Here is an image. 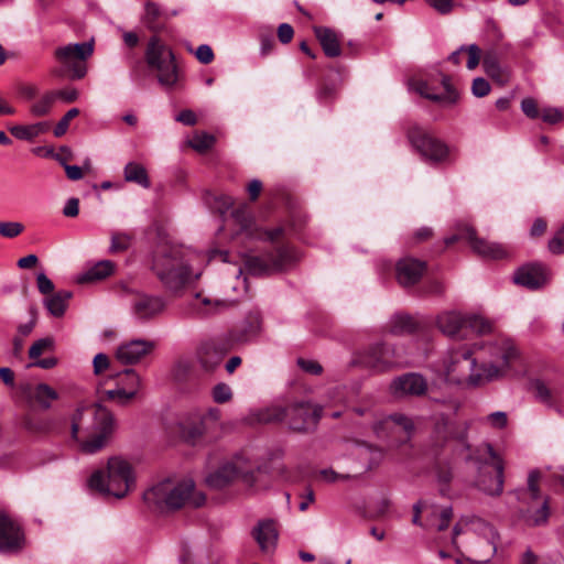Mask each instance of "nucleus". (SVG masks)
<instances>
[{"label":"nucleus","mask_w":564,"mask_h":564,"mask_svg":"<svg viewBox=\"0 0 564 564\" xmlns=\"http://www.w3.org/2000/svg\"><path fill=\"white\" fill-rule=\"evenodd\" d=\"M115 430L113 414L100 403L77 408L70 419V438L84 454L105 448Z\"/></svg>","instance_id":"f257e3e1"},{"label":"nucleus","mask_w":564,"mask_h":564,"mask_svg":"<svg viewBox=\"0 0 564 564\" xmlns=\"http://www.w3.org/2000/svg\"><path fill=\"white\" fill-rule=\"evenodd\" d=\"M205 257L189 249L171 246L154 257L152 269L162 284L172 292L180 291L203 272Z\"/></svg>","instance_id":"f03ea898"},{"label":"nucleus","mask_w":564,"mask_h":564,"mask_svg":"<svg viewBox=\"0 0 564 564\" xmlns=\"http://www.w3.org/2000/svg\"><path fill=\"white\" fill-rule=\"evenodd\" d=\"M499 540L497 529L476 516L460 517L453 529V544L463 547L478 564H486L495 556Z\"/></svg>","instance_id":"7ed1b4c3"},{"label":"nucleus","mask_w":564,"mask_h":564,"mask_svg":"<svg viewBox=\"0 0 564 564\" xmlns=\"http://www.w3.org/2000/svg\"><path fill=\"white\" fill-rule=\"evenodd\" d=\"M471 346L479 367L478 372L470 377L475 386H482L502 378L519 356L517 347L506 337L478 340Z\"/></svg>","instance_id":"20e7f679"},{"label":"nucleus","mask_w":564,"mask_h":564,"mask_svg":"<svg viewBox=\"0 0 564 564\" xmlns=\"http://www.w3.org/2000/svg\"><path fill=\"white\" fill-rule=\"evenodd\" d=\"M143 499L147 503L161 509H178L185 505L200 507L206 500L202 491L195 490L191 478L160 481L143 494Z\"/></svg>","instance_id":"39448f33"},{"label":"nucleus","mask_w":564,"mask_h":564,"mask_svg":"<svg viewBox=\"0 0 564 564\" xmlns=\"http://www.w3.org/2000/svg\"><path fill=\"white\" fill-rule=\"evenodd\" d=\"M88 485L100 494L120 499L134 488L135 475L127 459L112 456L108 459L106 469H98L91 474Z\"/></svg>","instance_id":"423d86ee"},{"label":"nucleus","mask_w":564,"mask_h":564,"mask_svg":"<svg viewBox=\"0 0 564 564\" xmlns=\"http://www.w3.org/2000/svg\"><path fill=\"white\" fill-rule=\"evenodd\" d=\"M478 358L471 345L451 348L436 368L437 379L444 382L476 387L470 377L478 372Z\"/></svg>","instance_id":"0eeeda50"},{"label":"nucleus","mask_w":564,"mask_h":564,"mask_svg":"<svg viewBox=\"0 0 564 564\" xmlns=\"http://www.w3.org/2000/svg\"><path fill=\"white\" fill-rule=\"evenodd\" d=\"M478 465L475 478L476 487L488 496H499L503 491L505 463L490 444L477 449L476 456H469Z\"/></svg>","instance_id":"6e6552de"},{"label":"nucleus","mask_w":564,"mask_h":564,"mask_svg":"<svg viewBox=\"0 0 564 564\" xmlns=\"http://www.w3.org/2000/svg\"><path fill=\"white\" fill-rule=\"evenodd\" d=\"M143 389V378L133 368L119 371L113 377V387H98L99 400L109 401L118 405H127L135 400Z\"/></svg>","instance_id":"1a4fd4ad"},{"label":"nucleus","mask_w":564,"mask_h":564,"mask_svg":"<svg viewBox=\"0 0 564 564\" xmlns=\"http://www.w3.org/2000/svg\"><path fill=\"white\" fill-rule=\"evenodd\" d=\"M94 50L93 39L82 43H67L56 47L54 57L69 78L80 79L87 74V61Z\"/></svg>","instance_id":"9d476101"},{"label":"nucleus","mask_w":564,"mask_h":564,"mask_svg":"<svg viewBox=\"0 0 564 564\" xmlns=\"http://www.w3.org/2000/svg\"><path fill=\"white\" fill-rule=\"evenodd\" d=\"M258 473L259 469L253 470L243 457L237 456L210 473L206 477V482L210 488L221 489L235 479L240 478L249 488L258 489Z\"/></svg>","instance_id":"9b49d317"},{"label":"nucleus","mask_w":564,"mask_h":564,"mask_svg":"<svg viewBox=\"0 0 564 564\" xmlns=\"http://www.w3.org/2000/svg\"><path fill=\"white\" fill-rule=\"evenodd\" d=\"M145 59L150 67L158 70V79L162 86L172 88L176 85L178 75L174 63V55L159 37L153 36L150 39L145 52Z\"/></svg>","instance_id":"f8f14e48"},{"label":"nucleus","mask_w":564,"mask_h":564,"mask_svg":"<svg viewBox=\"0 0 564 564\" xmlns=\"http://www.w3.org/2000/svg\"><path fill=\"white\" fill-rule=\"evenodd\" d=\"M408 137L413 148L427 162L441 164L451 161L454 149L448 147L444 141L420 128L411 129Z\"/></svg>","instance_id":"ddd939ff"},{"label":"nucleus","mask_w":564,"mask_h":564,"mask_svg":"<svg viewBox=\"0 0 564 564\" xmlns=\"http://www.w3.org/2000/svg\"><path fill=\"white\" fill-rule=\"evenodd\" d=\"M460 239H466L473 251L484 258L502 259L508 254V251L501 245L478 238L475 230L467 225H459L457 232L446 238L445 242L449 245Z\"/></svg>","instance_id":"4468645a"},{"label":"nucleus","mask_w":564,"mask_h":564,"mask_svg":"<svg viewBox=\"0 0 564 564\" xmlns=\"http://www.w3.org/2000/svg\"><path fill=\"white\" fill-rule=\"evenodd\" d=\"M155 346V341L151 339H128L117 346L115 358L120 365L134 366L150 356L154 351Z\"/></svg>","instance_id":"2eb2a0df"},{"label":"nucleus","mask_w":564,"mask_h":564,"mask_svg":"<svg viewBox=\"0 0 564 564\" xmlns=\"http://www.w3.org/2000/svg\"><path fill=\"white\" fill-rule=\"evenodd\" d=\"M323 408L308 402L294 403L286 409L290 429L294 431H308L314 429L322 416Z\"/></svg>","instance_id":"dca6fc26"},{"label":"nucleus","mask_w":564,"mask_h":564,"mask_svg":"<svg viewBox=\"0 0 564 564\" xmlns=\"http://www.w3.org/2000/svg\"><path fill=\"white\" fill-rule=\"evenodd\" d=\"M176 426L184 441L196 444L202 440L207 430L203 410L191 408L183 411L177 417Z\"/></svg>","instance_id":"f3484780"},{"label":"nucleus","mask_w":564,"mask_h":564,"mask_svg":"<svg viewBox=\"0 0 564 564\" xmlns=\"http://www.w3.org/2000/svg\"><path fill=\"white\" fill-rule=\"evenodd\" d=\"M24 543L21 527L4 513H0V553H17L23 549Z\"/></svg>","instance_id":"a211bd4d"},{"label":"nucleus","mask_w":564,"mask_h":564,"mask_svg":"<svg viewBox=\"0 0 564 564\" xmlns=\"http://www.w3.org/2000/svg\"><path fill=\"white\" fill-rule=\"evenodd\" d=\"M441 85L443 91L438 93L437 89L426 80L415 79L410 83V89L426 99L438 101L444 105H454L458 100V93L451 86L449 78L447 76H442Z\"/></svg>","instance_id":"6ab92c4d"},{"label":"nucleus","mask_w":564,"mask_h":564,"mask_svg":"<svg viewBox=\"0 0 564 564\" xmlns=\"http://www.w3.org/2000/svg\"><path fill=\"white\" fill-rule=\"evenodd\" d=\"M361 364L377 371H382L389 367L401 366L405 364V360L397 355L395 349L387 345H378L364 355Z\"/></svg>","instance_id":"aec40b11"},{"label":"nucleus","mask_w":564,"mask_h":564,"mask_svg":"<svg viewBox=\"0 0 564 564\" xmlns=\"http://www.w3.org/2000/svg\"><path fill=\"white\" fill-rule=\"evenodd\" d=\"M231 218L232 221H235L240 227V232H243L251 238L273 241L282 234V229L280 227L272 230H264L256 227L253 218L249 214L248 207L246 205L236 209L231 214Z\"/></svg>","instance_id":"412c9836"},{"label":"nucleus","mask_w":564,"mask_h":564,"mask_svg":"<svg viewBox=\"0 0 564 564\" xmlns=\"http://www.w3.org/2000/svg\"><path fill=\"white\" fill-rule=\"evenodd\" d=\"M165 306L164 297L140 293L132 299L130 310L137 319L148 321L161 314Z\"/></svg>","instance_id":"4be33fe9"},{"label":"nucleus","mask_w":564,"mask_h":564,"mask_svg":"<svg viewBox=\"0 0 564 564\" xmlns=\"http://www.w3.org/2000/svg\"><path fill=\"white\" fill-rule=\"evenodd\" d=\"M251 535L263 554L274 553L279 541L278 524L272 519H262L252 528Z\"/></svg>","instance_id":"5701e85b"},{"label":"nucleus","mask_w":564,"mask_h":564,"mask_svg":"<svg viewBox=\"0 0 564 564\" xmlns=\"http://www.w3.org/2000/svg\"><path fill=\"white\" fill-rule=\"evenodd\" d=\"M414 421L403 413H393L387 415L373 425L376 435L380 438L389 437L395 430H402L406 438H411L414 433Z\"/></svg>","instance_id":"b1692460"},{"label":"nucleus","mask_w":564,"mask_h":564,"mask_svg":"<svg viewBox=\"0 0 564 564\" xmlns=\"http://www.w3.org/2000/svg\"><path fill=\"white\" fill-rule=\"evenodd\" d=\"M429 390L426 380L419 373H405L395 378L390 384L393 395L401 398L405 395H421Z\"/></svg>","instance_id":"393cba45"},{"label":"nucleus","mask_w":564,"mask_h":564,"mask_svg":"<svg viewBox=\"0 0 564 564\" xmlns=\"http://www.w3.org/2000/svg\"><path fill=\"white\" fill-rule=\"evenodd\" d=\"M551 279L549 269L542 264H529L520 268L513 275L516 284L535 290L544 286Z\"/></svg>","instance_id":"a878e982"},{"label":"nucleus","mask_w":564,"mask_h":564,"mask_svg":"<svg viewBox=\"0 0 564 564\" xmlns=\"http://www.w3.org/2000/svg\"><path fill=\"white\" fill-rule=\"evenodd\" d=\"M435 324L443 335L449 338L458 337L466 328L467 313L457 310L443 311L436 316Z\"/></svg>","instance_id":"bb28decb"},{"label":"nucleus","mask_w":564,"mask_h":564,"mask_svg":"<svg viewBox=\"0 0 564 564\" xmlns=\"http://www.w3.org/2000/svg\"><path fill=\"white\" fill-rule=\"evenodd\" d=\"M425 263L413 258H402L395 264V278L400 285L408 288L420 281Z\"/></svg>","instance_id":"cd10ccee"},{"label":"nucleus","mask_w":564,"mask_h":564,"mask_svg":"<svg viewBox=\"0 0 564 564\" xmlns=\"http://www.w3.org/2000/svg\"><path fill=\"white\" fill-rule=\"evenodd\" d=\"M286 417V409L280 404H271L268 406L252 409L245 421L248 424H267L281 422Z\"/></svg>","instance_id":"c85d7f7f"},{"label":"nucleus","mask_w":564,"mask_h":564,"mask_svg":"<svg viewBox=\"0 0 564 564\" xmlns=\"http://www.w3.org/2000/svg\"><path fill=\"white\" fill-rule=\"evenodd\" d=\"M282 261H271V257L246 256L243 257L245 270L252 275L268 274L282 267Z\"/></svg>","instance_id":"c756f323"},{"label":"nucleus","mask_w":564,"mask_h":564,"mask_svg":"<svg viewBox=\"0 0 564 564\" xmlns=\"http://www.w3.org/2000/svg\"><path fill=\"white\" fill-rule=\"evenodd\" d=\"M176 14L177 11L175 10H163L154 2H147L144 6L143 22L149 29L156 31L163 26L166 20Z\"/></svg>","instance_id":"7c9ffc66"},{"label":"nucleus","mask_w":564,"mask_h":564,"mask_svg":"<svg viewBox=\"0 0 564 564\" xmlns=\"http://www.w3.org/2000/svg\"><path fill=\"white\" fill-rule=\"evenodd\" d=\"M224 355L225 350L212 341L204 343L197 351L198 360L206 370L218 366Z\"/></svg>","instance_id":"2f4dec72"},{"label":"nucleus","mask_w":564,"mask_h":564,"mask_svg":"<svg viewBox=\"0 0 564 564\" xmlns=\"http://www.w3.org/2000/svg\"><path fill=\"white\" fill-rule=\"evenodd\" d=\"M115 269V264L109 260L99 261L91 267H89L86 271L78 275V283H89L97 282L109 276Z\"/></svg>","instance_id":"473e14b6"},{"label":"nucleus","mask_w":564,"mask_h":564,"mask_svg":"<svg viewBox=\"0 0 564 564\" xmlns=\"http://www.w3.org/2000/svg\"><path fill=\"white\" fill-rule=\"evenodd\" d=\"M315 35L318 39L324 53L329 57L340 54V45L336 33L328 28H315Z\"/></svg>","instance_id":"72a5a7b5"},{"label":"nucleus","mask_w":564,"mask_h":564,"mask_svg":"<svg viewBox=\"0 0 564 564\" xmlns=\"http://www.w3.org/2000/svg\"><path fill=\"white\" fill-rule=\"evenodd\" d=\"M45 122H35L31 124H12L8 127L9 132L18 140L32 141L41 133L47 130Z\"/></svg>","instance_id":"f704fd0d"},{"label":"nucleus","mask_w":564,"mask_h":564,"mask_svg":"<svg viewBox=\"0 0 564 564\" xmlns=\"http://www.w3.org/2000/svg\"><path fill=\"white\" fill-rule=\"evenodd\" d=\"M355 455L358 457L361 470H368L377 465L383 457L381 449L370 445H358L355 449Z\"/></svg>","instance_id":"c9c22d12"},{"label":"nucleus","mask_w":564,"mask_h":564,"mask_svg":"<svg viewBox=\"0 0 564 564\" xmlns=\"http://www.w3.org/2000/svg\"><path fill=\"white\" fill-rule=\"evenodd\" d=\"M462 54L467 55L466 67L469 70L475 69L479 65L480 57H481V50L478 45H476V44L462 45L459 48H457L455 52H453L449 55V59L455 64H459Z\"/></svg>","instance_id":"e433bc0d"},{"label":"nucleus","mask_w":564,"mask_h":564,"mask_svg":"<svg viewBox=\"0 0 564 564\" xmlns=\"http://www.w3.org/2000/svg\"><path fill=\"white\" fill-rule=\"evenodd\" d=\"M124 181L149 188L151 183L145 167L138 162H129L123 169Z\"/></svg>","instance_id":"4c0bfd02"},{"label":"nucleus","mask_w":564,"mask_h":564,"mask_svg":"<svg viewBox=\"0 0 564 564\" xmlns=\"http://www.w3.org/2000/svg\"><path fill=\"white\" fill-rule=\"evenodd\" d=\"M56 100L57 94H55L54 90L45 91L30 105L29 111L33 117L47 116L52 111Z\"/></svg>","instance_id":"58836bf2"},{"label":"nucleus","mask_w":564,"mask_h":564,"mask_svg":"<svg viewBox=\"0 0 564 564\" xmlns=\"http://www.w3.org/2000/svg\"><path fill=\"white\" fill-rule=\"evenodd\" d=\"M30 398L42 409H50L52 402L58 398L57 392L46 383L36 384L30 392Z\"/></svg>","instance_id":"ea45409f"},{"label":"nucleus","mask_w":564,"mask_h":564,"mask_svg":"<svg viewBox=\"0 0 564 564\" xmlns=\"http://www.w3.org/2000/svg\"><path fill=\"white\" fill-rule=\"evenodd\" d=\"M485 73L492 79L503 84L508 80V73L500 65L498 58L492 53H487L482 59Z\"/></svg>","instance_id":"a19ab883"},{"label":"nucleus","mask_w":564,"mask_h":564,"mask_svg":"<svg viewBox=\"0 0 564 564\" xmlns=\"http://www.w3.org/2000/svg\"><path fill=\"white\" fill-rule=\"evenodd\" d=\"M473 333L477 335H488L495 330V324L487 317L478 313H467V325Z\"/></svg>","instance_id":"79ce46f5"},{"label":"nucleus","mask_w":564,"mask_h":564,"mask_svg":"<svg viewBox=\"0 0 564 564\" xmlns=\"http://www.w3.org/2000/svg\"><path fill=\"white\" fill-rule=\"evenodd\" d=\"M72 297V293L68 291H61L54 295L47 297L44 301V305L47 311L55 317L64 315L67 306V301Z\"/></svg>","instance_id":"37998d69"},{"label":"nucleus","mask_w":564,"mask_h":564,"mask_svg":"<svg viewBox=\"0 0 564 564\" xmlns=\"http://www.w3.org/2000/svg\"><path fill=\"white\" fill-rule=\"evenodd\" d=\"M191 305L197 310L199 314L207 315L226 307L227 303L225 301L212 300L197 293Z\"/></svg>","instance_id":"c03bdc74"},{"label":"nucleus","mask_w":564,"mask_h":564,"mask_svg":"<svg viewBox=\"0 0 564 564\" xmlns=\"http://www.w3.org/2000/svg\"><path fill=\"white\" fill-rule=\"evenodd\" d=\"M434 514H430V519L427 520L426 525L430 528H434L437 531H443L448 528L449 521L453 516L452 507H443L437 508L433 506Z\"/></svg>","instance_id":"a18cd8bd"},{"label":"nucleus","mask_w":564,"mask_h":564,"mask_svg":"<svg viewBox=\"0 0 564 564\" xmlns=\"http://www.w3.org/2000/svg\"><path fill=\"white\" fill-rule=\"evenodd\" d=\"M23 426L30 433H46L51 429V422L47 419L29 413L23 419Z\"/></svg>","instance_id":"49530a36"},{"label":"nucleus","mask_w":564,"mask_h":564,"mask_svg":"<svg viewBox=\"0 0 564 564\" xmlns=\"http://www.w3.org/2000/svg\"><path fill=\"white\" fill-rule=\"evenodd\" d=\"M415 327L413 318L409 315L398 314L392 317L390 330L393 334L411 333Z\"/></svg>","instance_id":"de8ad7c7"},{"label":"nucleus","mask_w":564,"mask_h":564,"mask_svg":"<svg viewBox=\"0 0 564 564\" xmlns=\"http://www.w3.org/2000/svg\"><path fill=\"white\" fill-rule=\"evenodd\" d=\"M214 143V135L207 132H195L193 137L187 140V144L198 152H204L210 149Z\"/></svg>","instance_id":"09e8293b"},{"label":"nucleus","mask_w":564,"mask_h":564,"mask_svg":"<svg viewBox=\"0 0 564 564\" xmlns=\"http://www.w3.org/2000/svg\"><path fill=\"white\" fill-rule=\"evenodd\" d=\"M55 343L52 337H44L36 340L29 349V357L36 360L42 354L52 351Z\"/></svg>","instance_id":"8fccbe9b"},{"label":"nucleus","mask_w":564,"mask_h":564,"mask_svg":"<svg viewBox=\"0 0 564 564\" xmlns=\"http://www.w3.org/2000/svg\"><path fill=\"white\" fill-rule=\"evenodd\" d=\"M452 423L447 419L441 417L434 430L435 445L444 444L452 436Z\"/></svg>","instance_id":"3c124183"},{"label":"nucleus","mask_w":564,"mask_h":564,"mask_svg":"<svg viewBox=\"0 0 564 564\" xmlns=\"http://www.w3.org/2000/svg\"><path fill=\"white\" fill-rule=\"evenodd\" d=\"M271 261H282L283 264L279 271L284 270L289 264L297 259V253L292 247H282L275 254H270Z\"/></svg>","instance_id":"603ef678"},{"label":"nucleus","mask_w":564,"mask_h":564,"mask_svg":"<svg viewBox=\"0 0 564 564\" xmlns=\"http://www.w3.org/2000/svg\"><path fill=\"white\" fill-rule=\"evenodd\" d=\"M23 230L24 225L20 221H0V236L3 238L13 239Z\"/></svg>","instance_id":"864d4df0"},{"label":"nucleus","mask_w":564,"mask_h":564,"mask_svg":"<svg viewBox=\"0 0 564 564\" xmlns=\"http://www.w3.org/2000/svg\"><path fill=\"white\" fill-rule=\"evenodd\" d=\"M212 398L216 403L229 402L232 399V390L227 383L219 382L212 389Z\"/></svg>","instance_id":"5fc2aeb1"},{"label":"nucleus","mask_w":564,"mask_h":564,"mask_svg":"<svg viewBox=\"0 0 564 564\" xmlns=\"http://www.w3.org/2000/svg\"><path fill=\"white\" fill-rule=\"evenodd\" d=\"M78 113L79 110L77 108L69 109L65 116L56 123L54 128V135L57 138L63 137L68 130L70 120L77 117Z\"/></svg>","instance_id":"6e6d98bb"},{"label":"nucleus","mask_w":564,"mask_h":564,"mask_svg":"<svg viewBox=\"0 0 564 564\" xmlns=\"http://www.w3.org/2000/svg\"><path fill=\"white\" fill-rule=\"evenodd\" d=\"M413 519L412 522L416 525L423 527V523L421 522L420 518L422 513H426L430 518V514H434L433 505L429 503L427 501H419L413 506Z\"/></svg>","instance_id":"4d7b16f0"},{"label":"nucleus","mask_w":564,"mask_h":564,"mask_svg":"<svg viewBox=\"0 0 564 564\" xmlns=\"http://www.w3.org/2000/svg\"><path fill=\"white\" fill-rule=\"evenodd\" d=\"M490 89V84L482 77H476L471 83V93L477 98L487 96Z\"/></svg>","instance_id":"13d9d810"},{"label":"nucleus","mask_w":564,"mask_h":564,"mask_svg":"<svg viewBox=\"0 0 564 564\" xmlns=\"http://www.w3.org/2000/svg\"><path fill=\"white\" fill-rule=\"evenodd\" d=\"M484 421L494 429H503L508 423L507 413L503 411L492 412Z\"/></svg>","instance_id":"bf43d9fd"},{"label":"nucleus","mask_w":564,"mask_h":564,"mask_svg":"<svg viewBox=\"0 0 564 564\" xmlns=\"http://www.w3.org/2000/svg\"><path fill=\"white\" fill-rule=\"evenodd\" d=\"M109 367H110V359L106 354L99 352L94 357L93 368H94V373L96 376L101 375L102 372L108 370Z\"/></svg>","instance_id":"052dcab7"},{"label":"nucleus","mask_w":564,"mask_h":564,"mask_svg":"<svg viewBox=\"0 0 564 564\" xmlns=\"http://www.w3.org/2000/svg\"><path fill=\"white\" fill-rule=\"evenodd\" d=\"M130 245V237L126 234H116L111 237L110 250L119 252L126 250Z\"/></svg>","instance_id":"680f3d73"},{"label":"nucleus","mask_w":564,"mask_h":564,"mask_svg":"<svg viewBox=\"0 0 564 564\" xmlns=\"http://www.w3.org/2000/svg\"><path fill=\"white\" fill-rule=\"evenodd\" d=\"M549 249L553 253H563L564 252V226L550 240Z\"/></svg>","instance_id":"e2e57ef3"},{"label":"nucleus","mask_w":564,"mask_h":564,"mask_svg":"<svg viewBox=\"0 0 564 564\" xmlns=\"http://www.w3.org/2000/svg\"><path fill=\"white\" fill-rule=\"evenodd\" d=\"M533 389H534L536 398L540 401H542L544 403H549L551 401V390L547 388V386L544 382H542L540 380L534 381Z\"/></svg>","instance_id":"0e129e2a"},{"label":"nucleus","mask_w":564,"mask_h":564,"mask_svg":"<svg viewBox=\"0 0 564 564\" xmlns=\"http://www.w3.org/2000/svg\"><path fill=\"white\" fill-rule=\"evenodd\" d=\"M541 478V474L539 470L534 469L529 473L528 476V490L530 491L533 499L539 497V480Z\"/></svg>","instance_id":"69168bd1"},{"label":"nucleus","mask_w":564,"mask_h":564,"mask_svg":"<svg viewBox=\"0 0 564 564\" xmlns=\"http://www.w3.org/2000/svg\"><path fill=\"white\" fill-rule=\"evenodd\" d=\"M297 365L303 371L311 375H318L322 372V366L315 360L300 358L297 360Z\"/></svg>","instance_id":"338daca9"},{"label":"nucleus","mask_w":564,"mask_h":564,"mask_svg":"<svg viewBox=\"0 0 564 564\" xmlns=\"http://www.w3.org/2000/svg\"><path fill=\"white\" fill-rule=\"evenodd\" d=\"M197 59L203 64H209L214 59V53L209 45L202 44L197 47L195 53Z\"/></svg>","instance_id":"774afa93"}]
</instances>
